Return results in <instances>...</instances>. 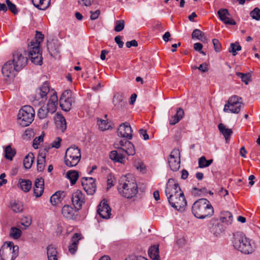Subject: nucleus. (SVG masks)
I'll return each mask as SVG.
<instances>
[{
    "instance_id": "a19ab883",
    "label": "nucleus",
    "mask_w": 260,
    "mask_h": 260,
    "mask_svg": "<svg viewBox=\"0 0 260 260\" xmlns=\"http://www.w3.org/2000/svg\"><path fill=\"white\" fill-rule=\"evenodd\" d=\"M236 74L237 76L241 79V80L246 85H247L250 81H251V76L249 73H243L241 72H236Z\"/></svg>"
},
{
    "instance_id": "4be33fe9",
    "label": "nucleus",
    "mask_w": 260,
    "mask_h": 260,
    "mask_svg": "<svg viewBox=\"0 0 260 260\" xmlns=\"http://www.w3.org/2000/svg\"><path fill=\"white\" fill-rule=\"evenodd\" d=\"M61 213L64 218L69 220H76L77 217V214L75 213L73 208L69 205H65L62 207Z\"/></svg>"
},
{
    "instance_id": "7c9ffc66",
    "label": "nucleus",
    "mask_w": 260,
    "mask_h": 260,
    "mask_svg": "<svg viewBox=\"0 0 260 260\" xmlns=\"http://www.w3.org/2000/svg\"><path fill=\"white\" fill-rule=\"evenodd\" d=\"M46 161V153H40L37 158V170L42 172L45 167Z\"/></svg>"
},
{
    "instance_id": "2eb2a0df",
    "label": "nucleus",
    "mask_w": 260,
    "mask_h": 260,
    "mask_svg": "<svg viewBox=\"0 0 260 260\" xmlns=\"http://www.w3.org/2000/svg\"><path fill=\"white\" fill-rule=\"evenodd\" d=\"M82 185L85 191L88 195L93 194L96 189L95 179L92 177H85L82 179Z\"/></svg>"
},
{
    "instance_id": "cd10ccee",
    "label": "nucleus",
    "mask_w": 260,
    "mask_h": 260,
    "mask_svg": "<svg viewBox=\"0 0 260 260\" xmlns=\"http://www.w3.org/2000/svg\"><path fill=\"white\" fill-rule=\"evenodd\" d=\"M183 115L184 111L183 109L181 108H178L176 114L171 117L170 120V124L173 125L177 123L183 118Z\"/></svg>"
},
{
    "instance_id": "6ab92c4d",
    "label": "nucleus",
    "mask_w": 260,
    "mask_h": 260,
    "mask_svg": "<svg viewBox=\"0 0 260 260\" xmlns=\"http://www.w3.org/2000/svg\"><path fill=\"white\" fill-rule=\"evenodd\" d=\"M111 209L107 201L103 200L98 206V213L104 219H109L110 217Z\"/></svg>"
},
{
    "instance_id": "de8ad7c7",
    "label": "nucleus",
    "mask_w": 260,
    "mask_h": 260,
    "mask_svg": "<svg viewBox=\"0 0 260 260\" xmlns=\"http://www.w3.org/2000/svg\"><path fill=\"white\" fill-rule=\"evenodd\" d=\"M125 26V22L123 20H118L115 22V26L114 30L117 32H119L122 30Z\"/></svg>"
},
{
    "instance_id": "bb28decb",
    "label": "nucleus",
    "mask_w": 260,
    "mask_h": 260,
    "mask_svg": "<svg viewBox=\"0 0 260 260\" xmlns=\"http://www.w3.org/2000/svg\"><path fill=\"white\" fill-rule=\"evenodd\" d=\"M51 0H31L33 5L40 10H45L50 5Z\"/></svg>"
},
{
    "instance_id": "0e129e2a",
    "label": "nucleus",
    "mask_w": 260,
    "mask_h": 260,
    "mask_svg": "<svg viewBox=\"0 0 260 260\" xmlns=\"http://www.w3.org/2000/svg\"><path fill=\"white\" fill-rule=\"evenodd\" d=\"M125 45L127 48H130L132 46L137 47L138 46V44L137 41L136 40H133L131 41H128L126 42Z\"/></svg>"
},
{
    "instance_id": "864d4df0",
    "label": "nucleus",
    "mask_w": 260,
    "mask_h": 260,
    "mask_svg": "<svg viewBox=\"0 0 260 260\" xmlns=\"http://www.w3.org/2000/svg\"><path fill=\"white\" fill-rule=\"evenodd\" d=\"M6 3L9 10L14 14H16L18 11L16 5L13 4L10 0H6Z\"/></svg>"
},
{
    "instance_id": "09e8293b",
    "label": "nucleus",
    "mask_w": 260,
    "mask_h": 260,
    "mask_svg": "<svg viewBox=\"0 0 260 260\" xmlns=\"http://www.w3.org/2000/svg\"><path fill=\"white\" fill-rule=\"evenodd\" d=\"M98 123L99 128L102 131L108 129L110 126L107 120H105L99 119L98 120Z\"/></svg>"
},
{
    "instance_id": "c85d7f7f",
    "label": "nucleus",
    "mask_w": 260,
    "mask_h": 260,
    "mask_svg": "<svg viewBox=\"0 0 260 260\" xmlns=\"http://www.w3.org/2000/svg\"><path fill=\"white\" fill-rule=\"evenodd\" d=\"M148 255L153 260H160L158 245H154L151 246L148 250Z\"/></svg>"
},
{
    "instance_id": "bf43d9fd",
    "label": "nucleus",
    "mask_w": 260,
    "mask_h": 260,
    "mask_svg": "<svg viewBox=\"0 0 260 260\" xmlns=\"http://www.w3.org/2000/svg\"><path fill=\"white\" fill-rule=\"evenodd\" d=\"M61 139L59 137L56 138L55 140L53 141L51 143V146L53 148H59L60 146V142Z\"/></svg>"
},
{
    "instance_id": "1a4fd4ad",
    "label": "nucleus",
    "mask_w": 260,
    "mask_h": 260,
    "mask_svg": "<svg viewBox=\"0 0 260 260\" xmlns=\"http://www.w3.org/2000/svg\"><path fill=\"white\" fill-rule=\"evenodd\" d=\"M27 54L25 51L17 50L13 53L12 63L16 69V72L20 71L27 64Z\"/></svg>"
},
{
    "instance_id": "603ef678",
    "label": "nucleus",
    "mask_w": 260,
    "mask_h": 260,
    "mask_svg": "<svg viewBox=\"0 0 260 260\" xmlns=\"http://www.w3.org/2000/svg\"><path fill=\"white\" fill-rule=\"evenodd\" d=\"M130 142H131L127 140H120L118 143H115L114 144V147L117 149H120V148L126 147L128 145V143Z\"/></svg>"
},
{
    "instance_id": "f257e3e1",
    "label": "nucleus",
    "mask_w": 260,
    "mask_h": 260,
    "mask_svg": "<svg viewBox=\"0 0 260 260\" xmlns=\"http://www.w3.org/2000/svg\"><path fill=\"white\" fill-rule=\"evenodd\" d=\"M50 94V99L48 102L47 107L50 112L54 113L56 110L58 105V98L56 92L52 89L50 91L49 84L47 82H45L41 87L37 89L34 97V102H38L39 104L44 103L47 99V95Z\"/></svg>"
},
{
    "instance_id": "4d7b16f0",
    "label": "nucleus",
    "mask_w": 260,
    "mask_h": 260,
    "mask_svg": "<svg viewBox=\"0 0 260 260\" xmlns=\"http://www.w3.org/2000/svg\"><path fill=\"white\" fill-rule=\"evenodd\" d=\"M81 238V235L78 233H75L72 237V244L78 246L79 240Z\"/></svg>"
},
{
    "instance_id": "ddd939ff",
    "label": "nucleus",
    "mask_w": 260,
    "mask_h": 260,
    "mask_svg": "<svg viewBox=\"0 0 260 260\" xmlns=\"http://www.w3.org/2000/svg\"><path fill=\"white\" fill-rule=\"evenodd\" d=\"M171 170L176 172L180 167V152L178 149H173L168 158Z\"/></svg>"
},
{
    "instance_id": "0eeeda50",
    "label": "nucleus",
    "mask_w": 260,
    "mask_h": 260,
    "mask_svg": "<svg viewBox=\"0 0 260 260\" xmlns=\"http://www.w3.org/2000/svg\"><path fill=\"white\" fill-rule=\"evenodd\" d=\"M64 159V164L68 167L76 166L81 159L80 149L75 146H71L66 150Z\"/></svg>"
},
{
    "instance_id": "39448f33",
    "label": "nucleus",
    "mask_w": 260,
    "mask_h": 260,
    "mask_svg": "<svg viewBox=\"0 0 260 260\" xmlns=\"http://www.w3.org/2000/svg\"><path fill=\"white\" fill-rule=\"evenodd\" d=\"M19 247L12 242L6 241L0 249L2 260H14L18 255Z\"/></svg>"
},
{
    "instance_id": "4468645a",
    "label": "nucleus",
    "mask_w": 260,
    "mask_h": 260,
    "mask_svg": "<svg viewBox=\"0 0 260 260\" xmlns=\"http://www.w3.org/2000/svg\"><path fill=\"white\" fill-rule=\"evenodd\" d=\"M29 48V56L32 62L37 65H41L42 63V57L40 53V47L38 45L31 46L28 44Z\"/></svg>"
},
{
    "instance_id": "f8f14e48",
    "label": "nucleus",
    "mask_w": 260,
    "mask_h": 260,
    "mask_svg": "<svg viewBox=\"0 0 260 260\" xmlns=\"http://www.w3.org/2000/svg\"><path fill=\"white\" fill-rule=\"evenodd\" d=\"M171 206L179 211L185 210L187 202L183 192H180L179 195L172 198V201H168Z\"/></svg>"
},
{
    "instance_id": "aec40b11",
    "label": "nucleus",
    "mask_w": 260,
    "mask_h": 260,
    "mask_svg": "<svg viewBox=\"0 0 260 260\" xmlns=\"http://www.w3.org/2000/svg\"><path fill=\"white\" fill-rule=\"evenodd\" d=\"M44 190V180L43 178L36 179L34 187V194L36 198L40 197Z\"/></svg>"
},
{
    "instance_id": "338daca9",
    "label": "nucleus",
    "mask_w": 260,
    "mask_h": 260,
    "mask_svg": "<svg viewBox=\"0 0 260 260\" xmlns=\"http://www.w3.org/2000/svg\"><path fill=\"white\" fill-rule=\"evenodd\" d=\"M124 260H148L147 258L141 256H131L127 257Z\"/></svg>"
},
{
    "instance_id": "f3484780",
    "label": "nucleus",
    "mask_w": 260,
    "mask_h": 260,
    "mask_svg": "<svg viewBox=\"0 0 260 260\" xmlns=\"http://www.w3.org/2000/svg\"><path fill=\"white\" fill-rule=\"evenodd\" d=\"M133 131L129 123L125 122L122 123L119 127L117 131L118 136L125 138L127 140L132 139L133 137Z\"/></svg>"
},
{
    "instance_id": "58836bf2",
    "label": "nucleus",
    "mask_w": 260,
    "mask_h": 260,
    "mask_svg": "<svg viewBox=\"0 0 260 260\" xmlns=\"http://www.w3.org/2000/svg\"><path fill=\"white\" fill-rule=\"evenodd\" d=\"M5 157L6 158L12 160L13 157L16 154V151L13 149L10 145L7 146L5 149Z\"/></svg>"
},
{
    "instance_id": "13d9d810",
    "label": "nucleus",
    "mask_w": 260,
    "mask_h": 260,
    "mask_svg": "<svg viewBox=\"0 0 260 260\" xmlns=\"http://www.w3.org/2000/svg\"><path fill=\"white\" fill-rule=\"evenodd\" d=\"M207 159L205 156H203L199 160V167L201 168L206 167Z\"/></svg>"
},
{
    "instance_id": "e433bc0d",
    "label": "nucleus",
    "mask_w": 260,
    "mask_h": 260,
    "mask_svg": "<svg viewBox=\"0 0 260 260\" xmlns=\"http://www.w3.org/2000/svg\"><path fill=\"white\" fill-rule=\"evenodd\" d=\"M59 120H56V127L62 132H63L67 128L66 120L64 117L61 116L58 118Z\"/></svg>"
},
{
    "instance_id": "49530a36",
    "label": "nucleus",
    "mask_w": 260,
    "mask_h": 260,
    "mask_svg": "<svg viewBox=\"0 0 260 260\" xmlns=\"http://www.w3.org/2000/svg\"><path fill=\"white\" fill-rule=\"evenodd\" d=\"M241 50V47L238 43H231L230 47L229 49V51L232 52L233 56H235L237 54V51H240Z\"/></svg>"
},
{
    "instance_id": "f03ea898",
    "label": "nucleus",
    "mask_w": 260,
    "mask_h": 260,
    "mask_svg": "<svg viewBox=\"0 0 260 260\" xmlns=\"http://www.w3.org/2000/svg\"><path fill=\"white\" fill-rule=\"evenodd\" d=\"M117 189L122 196L130 199L137 194L138 187L135 178L127 175L120 178Z\"/></svg>"
},
{
    "instance_id": "423d86ee",
    "label": "nucleus",
    "mask_w": 260,
    "mask_h": 260,
    "mask_svg": "<svg viewBox=\"0 0 260 260\" xmlns=\"http://www.w3.org/2000/svg\"><path fill=\"white\" fill-rule=\"evenodd\" d=\"M35 115V112L32 107L24 106L19 111L18 122L22 126H28L33 121Z\"/></svg>"
},
{
    "instance_id": "9b49d317",
    "label": "nucleus",
    "mask_w": 260,
    "mask_h": 260,
    "mask_svg": "<svg viewBox=\"0 0 260 260\" xmlns=\"http://www.w3.org/2000/svg\"><path fill=\"white\" fill-rule=\"evenodd\" d=\"M74 101L72 91L70 90H66L60 96L59 99L60 107L62 110L66 112L69 111L71 110Z\"/></svg>"
},
{
    "instance_id": "9d476101",
    "label": "nucleus",
    "mask_w": 260,
    "mask_h": 260,
    "mask_svg": "<svg viewBox=\"0 0 260 260\" xmlns=\"http://www.w3.org/2000/svg\"><path fill=\"white\" fill-rule=\"evenodd\" d=\"M180 192H183L176 180L170 178L168 180L165 189L166 195L168 201H172V198L179 195Z\"/></svg>"
},
{
    "instance_id": "79ce46f5",
    "label": "nucleus",
    "mask_w": 260,
    "mask_h": 260,
    "mask_svg": "<svg viewBox=\"0 0 260 260\" xmlns=\"http://www.w3.org/2000/svg\"><path fill=\"white\" fill-rule=\"evenodd\" d=\"M44 38V35L39 31H37L35 39V41H32L29 44L31 46H35V44L38 45V47H40V44L42 41H43Z\"/></svg>"
},
{
    "instance_id": "a18cd8bd",
    "label": "nucleus",
    "mask_w": 260,
    "mask_h": 260,
    "mask_svg": "<svg viewBox=\"0 0 260 260\" xmlns=\"http://www.w3.org/2000/svg\"><path fill=\"white\" fill-rule=\"evenodd\" d=\"M11 208L13 211L16 213L21 212L23 210V206L21 202H14L11 204Z\"/></svg>"
},
{
    "instance_id": "412c9836",
    "label": "nucleus",
    "mask_w": 260,
    "mask_h": 260,
    "mask_svg": "<svg viewBox=\"0 0 260 260\" xmlns=\"http://www.w3.org/2000/svg\"><path fill=\"white\" fill-rule=\"evenodd\" d=\"M218 14L220 19L225 24L234 25L236 24L234 19L229 18V16H230V14L227 9H219L218 11Z\"/></svg>"
},
{
    "instance_id": "393cba45",
    "label": "nucleus",
    "mask_w": 260,
    "mask_h": 260,
    "mask_svg": "<svg viewBox=\"0 0 260 260\" xmlns=\"http://www.w3.org/2000/svg\"><path fill=\"white\" fill-rule=\"evenodd\" d=\"M113 103L116 109H122L126 104V102L123 101L122 95L119 93H116L114 95Z\"/></svg>"
},
{
    "instance_id": "b1692460",
    "label": "nucleus",
    "mask_w": 260,
    "mask_h": 260,
    "mask_svg": "<svg viewBox=\"0 0 260 260\" xmlns=\"http://www.w3.org/2000/svg\"><path fill=\"white\" fill-rule=\"evenodd\" d=\"M17 186L23 192H28L31 188L32 183L28 179L20 178L18 180Z\"/></svg>"
},
{
    "instance_id": "8fccbe9b",
    "label": "nucleus",
    "mask_w": 260,
    "mask_h": 260,
    "mask_svg": "<svg viewBox=\"0 0 260 260\" xmlns=\"http://www.w3.org/2000/svg\"><path fill=\"white\" fill-rule=\"evenodd\" d=\"M250 16L256 20H260V9L258 8H255L250 13Z\"/></svg>"
},
{
    "instance_id": "c9c22d12",
    "label": "nucleus",
    "mask_w": 260,
    "mask_h": 260,
    "mask_svg": "<svg viewBox=\"0 0 260 260\" xmlns=\"http://www.w3.org/2000/svg\"><path fill=\"white\" fill-rule=\"evenodd\" d=\"M67 177L70 179L71 184L76 183L79 177L78 172L75 170L69 171L67 173Z\"/></svg>"
},
{
    "instance_id": "5fc2aeb1",
    "label": "nucleus",
    "mask_w": 260,
    "mask_h": 260,
    "mask_svg": "<svg viewBox=\"0 0 260 260\" xmlns=\"http://www.w3.org/2000/svg\"><path fill=\"white\" fill-rule=\"evenodd\" d=\"M43 141V136L41 135L38 137H36L33 141V147L35 149H38V146L40 143Z\"/></svg>"
},
{
    "instance_id": "69168bd1",
    "label": "nucleus",
    "mask_w": 260,
    "mask_h": 260,
    "mask_svg": "<svg viewBox=\"0 0 260 260\" xmlns=\"http://www.w3.org/2000/svg\"><path fill=\"white\" fill-rule=\"evenodd\" d=\"M113 180L114 177L111 175H109L107 179V189H109V188H111L112 186H114Z\"/></svg>"
},
{
    "instance_id": "ea45409f",
    "label": "nucleus",
    "mask_w": 260,
    "mask_h": 260,
    "mask_svg": "<svg viewBox=\"0 0 260 260\" xmlns=\"http://www.w3.org/2000/svg\"><path fill=\"white\" fill-rule=\"evenodd\" d=\"M122 152H125L128 155H134L135 154V149L134 145L131 143H128L126 147L121 148Z\"/></svg>"
},
{
    "instance_id": "72a5a7b5",
    "label": "nucleus",
    "mask_w": 260,
    "mask_h": 260,
    "mask_svg": "<svg viewBox=\"0 0 260 260\" xmlns=\"http://www.w3.org/2000/svg\"><path fill=\"white\" fill-rule=\"evenodd\" d=\"M35 157L32 153H28L23 159V166L25 169H29L31 168L32 162H34Z\"/></svg>"
},
{
    "instance_id": "473e14b6",
    "label": "nucleus",
    "mask_w": 260,
    "mask_h": 260,
    "mask_svg": "<svg viewBox=\"0 0 260 260\" xmlns=\"http://www.w3.org/2000/svg\"><path fill=\"white\" fill-rule=\"evenodd\" d=\"M218 127L220 132L223 135L226 141H227L233 133L232 129L226 128L222 123H219L218 125Z\"/></svg>"
},
{
    "instance_id": "a211bd4d",
    "label": "nucleus",
    "mask_w": 260,
    "mask_h": 260,
    "mask_svg": "<svg viewBox=\"0 0 260 260\" xmlns=\"http://www.w3.org/2000/svg\"><path fill=\"white\" fill-rule=\"evenodd\" d=\"M72 202L76 211L81 209L85 201L84 196L80 190H77L72 194Z\"/></svg>"
},
{
    "instance_id": "37998d69",
    "label": "nucleus",
    "mask_w": 260,
    "mask_h": 260,
    "mask_svg": "<svg viewBox=\"0 0 260 260\" xmlns=\"http://www.w3.org/2000/svg\"><path fill=\"white\" fill-rule=\"evenodd\" d=\"M48 113L50 112L47 107H42L39 109L37 115L40 119H44L47 117Z\"/></svg>"
},
{
    "instance_id": "dca6fc26",
    "label": "nucleus",
    "mask_w": 260,
    "mask_h": 260,
    "mask_svg": "<svg viewBox=\"0 0 260 260\" xmlns=\"http://www.w3.org/2000/svg\"><path fill=\"white\" fill-rule=\"evenodd\" d=\"M16 69L11 61H8L5 63L2 69V72L5 80H11L15 77V72Z\"/></svg>"
},
{
    "instance_id": "c03bdc74",
    "label": "nucleus",
    "mask_w": 260,
    "mask_h": 260,
    "mask_svg": "<svg viewBox=\"0 0 260 260\" xmlns=\"http://www.w3.org/2000/svg\"><path fill=\"white\" fill-rule=\"evenodd\" d=\"M21 231L16 227H12L11 229L10 236L15 239H18L21 235Z\"/></svg>"
},
{
    "instance_id": "3c124183",
    "label": "nucleus",
    "mask_w": 260,
    "mask_h": 260,
    "mask_svg": "<svg viewBox=\"0 0 260 260\" xmlns=\"http://www.w3.org/2000/svg\"><path fill=\"white\" fill-rule=\"evenodd\" d=\"M204 35V32H202L199 29H195L193 30L191 34V38L192 39L196 38L199 40L200 39H201V38H202Z\"/></svg>"
},
{
    "instance_id": "20e7f679",
    "label": "nucleus",
    "mask_w": 260,
    "mask_h": 260,
    "mask_svg": "<svg viewBox=\"0 0 260 260\" xmlns=\"http://www.w3.org/2000/svg\"><path fill=\"white\" fill-rule=\"evenodd\" d=\"M234 237L233 246L235 249L244 254L251 253L253 251L249 239L242 234L237 233L234 234Z\"/></svg>"
},
{
    "instance_id": "7ed1b4c3",
    "label": "nucleus",
    "mask_w": 260,
    "mask_h": 260,
    "mask_svg": "<svg viewBox=\"0 0 260 260\" xmlns=\"http://www.w3.org/2000/svg\"><path fill=\"white\" fill-rule=\"evenodd\" d=\"M193 215L199 219L210 218L214 214V209L210 202L206 199L197 200L191 209Z\"/></svg>"
},
{
    "instance_id": "6e6d98bb",
    "label": "nucleus",
    "mask_w": 260,
    "mask_h": 260,
    "mask_svg": "<svg viewBox=\"0 0 260 260\" xmlns=\"http://www.w3.org/2000/svg\"><path fill=\"white\" fill-rule=\"evenodd\" d=\"M212 43L214 50L217 52H219L221 48V45L219 43V40L216 39H213L212 40Z\"/></svg>"
},
{
    "instance_id": "a878e982",
    "label": "nucleus",
    "mask_w": 260,
    "mask_h": 260,
    "mask_svg": "<svg viewBox=\"0 0 260 260\" xmlns=\"http://www.w3.org/2000/svg\"><path fill=\"white\" fill-rule=\"evenodd\" d=\"M65 197L64 192L57 191L55 192L50 198V202L52 205H56L60 203Z\"/></svg>"
},
{
    "instance_id": "f704fd0d",
    "label": "nucleus",
    "mask_w": 260,
    "mask_h": 260,
    "mask_svg": "<svg viewBox=\"0 0 260 260\" xmlns=\"http://www.w3.org/2000/svg\"><path fill=\"white\" fill-rule=\"evenodd\" d=\"M48 260H57V251L56 249L51 245H49L47 248Z\"/></svg>"
},
{
    "instance_id": "6e6552de",
    "label": "nucleus",
    "mask_w": 260,
    "mask_h": 260,
    "mask_svg": "<svg viewBox=\"0 0 260 260\" xmlns=\"http://www.w3.org/2000/svg\"><path fill=\"white\" fill-rule=\"evenodd\" d=\"M242 98L234 95L229 98L224 105L223 111L225 112H231L238 114L244 104L242 101Z\"/></svg>"
},
{
    "instance_id": "774afa93",
    "label": "nucleus",
    "mask_w": 260,
    "mask_h": 260,
    "mask_svg": "<svg viewBox=\"0 0 260 260\" xmlns=\"http://www.w3.org/2000/svg\"><path fill=\"white\" fill-rule=\"evenodd\" d=\"M200 71L203 73H205L208 71V66L206 63H202L200 65V66L198 68Z\"/></svg>"
},
{
    "instance_id": "4c0bfd02",
    "label": "nucleus",
    "mask_w": 260,
    "mask_h": 260,
    "mask_svg": "<svg viewBox=\"0 0 260 260\" xmlns=\"http://www.w3.org/2000/svg\"><path fill=\"white\" fill-rule=\"evenodd\" d=\"M47 49L51 56L56 55L59 52L58 47L56 46L54 43H47Z\"/></svg>"
},
{
    "instance_id": "c756f323",
    "label": "nucleus",
    "mask_w": 260,
    "mask_h": 260,
    "mask_svg": "<svg viewBox=\"0 0 260 260\" xmlns=\"http://www.w3.org/2000/svg\"><path fill=\"white\" fill-rule=\"evenodd\" d=\"M212 225L210 227L211 232L215 235H219L222 231L223 225L217 222V220L212 221Z\"/></svg>"
},
{
    "instance_id": "052dcab7",
    "label": "nucleus",
    "mask_w": 260,
    "mask_h": 260,
    "mask_svg": "<svg viewBox=\"0 0 260 260\" xmlns=\"http://www.w3.org/2000/svg\"><path fill=\"white\" fill-rule=\"evenodd\" d=\"M93 0H78V4L81 6L88 7L91 5Z\"/></svg>"
},
{
    "instance_id": "2f4dec72",
    "label": "nucleus",
    "mask_w": 260,
    "mask_h": 260,
    "mask_svg": "<svg viewBox=\"0 0 260 260\" xmlns=\"http://www.w3.org/2000/svg\"><path fill=\"white\" fill-rule=\"evenodd\" d=\"M233 217L232 213L229 211H223L221 213L220 220L229 225L232 223Z\"/></svg>"
},
{
    "instance_id": "5701e85b",
    "label": "nucleus",
    "mask_w": 260,
    "mask_h": 260,
    "mask_svg": "<svg viewBox=\"0 0 260 260\" xmlns=\"http://www.w3.org/2000/svg\"><path fill=\"white\" fill-rule=\"evenodd\" d=\"M123 152L121 148L117 150L112 151L109 154L110 158L114 161L123 163L125 158Z\"/></svg>"
},
{
    "instance_id": "e2e57ef3",
    "label": "nucleus",
    "mask_w": 260,
    "mask_h": 260,
    "mask_svg": "<svg viewBox=\"0 0 260 260\" xmlns=\"http://www.w3.org/2000/svg\"><path fill=\"white\" fill-rule=\"evenodd\" d=\"M121 37L120 36H117L115 37L114 40L115 42L117 43V44L118 45V47L120 48H121L124 44L123 42H122L121 40Z\"/></svg>"
},
{
    "instance_id": "680f3d73",
    "label": "nucleus",
    "mask_w": 260,
    "mask_h": 260,
    "mask_svg": "<svg viewBox=\"0 0 260 260\" xmlns=\"http://www.w3.org/2000/svg\"><path fill=\"white\" fill-rule=\"evenodd\" d=\"M139 134L142 136L144 140H147L149 139V135L147 133V131L144 129H139Z\"/></svg>"
}]
</instances>
